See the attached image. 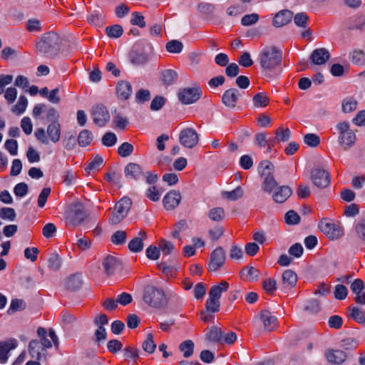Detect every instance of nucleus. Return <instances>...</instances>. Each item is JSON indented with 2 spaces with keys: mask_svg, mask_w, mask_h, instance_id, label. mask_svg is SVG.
Instances as JSON below:
<instances>
[{
  "mask_svg": "<svg viewBox=\"0 0 365 365\" xmlns=\"http://www.w3.org/2000/svg\"><path fill=\"white\" fill-rule=\"evenodd\" d=\"M282 58V51L276 46H267L264 47L259 54V61L264 75L271 76L279 72Z\"/></svg>",
  "mask_w": 365,
  "mask_h": 365,
  "instance_id": "nucleus-1",
  "label": "nucleus"
},
{
  "mask_svg": "<svg viewBox=\"0 0 365 365\" xmlns=\"http://www.w3.org/2000/svg\"><path fill=\"white\" fill-rule=\"evenodd\" d=\"M61 42V38L57 34L49 32L43 35L36 43V49L40 55L53 58L58 53Z\"/></svg>",
  "mask_w": 365,
  "mask_h": 365,
  "instance_id": "nucleus-2",
  "label": "nucleus"
},
{
  "mask_svg": "<svg viewBox=\"0 0 365 365\" xmlns=\"http://www.w3.org/2000/svg\"><path fill=\"white\" fill-rule=\"evenodd\" d=\"M143 299L145 304L155 309H161L168 303L164 290L153 285L145 287Z\"/></svg>",
  "mask_w": 365,
  "mask_h": 365,
  "instance_id": "nucleus-3",
  "label": "nucleus"
},
{
  "mask_svg": "<svg viewBox=\"0 0 365 365\" xmlns=\"http://www.w3.org/2000/svg\"><path fill=\"white\" fill-rule=\"evenodd\" d=\"M61 128L58 121L51 122L46 129V132L44 128H37L34 132V136L36 140L43 145H48L49 141L53 143H56L61 138Z\"/></svg>",
  "mask_w": 365,
  "mask_h": 365,
  "instance_id": "nucleus-4",
  "label": "nucleus"
},
{
  "mask_svg": "<svg viewBox=\"0 0 365 365\" xmlns=\"http://www.w3.org/2000/svg\"><path fill=\"white\" fill-rule=\"evenodd\" d=\"M132 205L129 197H124L116 202L111 216L109 218V223L118 225L127 216Z\"/></svg>",
  "mask_w": 365,
  "mask_h": 365,
  "instance_id": "nucleus-5",
  "label": "nucleus"
},
{
  "mask_svg": "<svg viewBox=\"0 0 365 365\" xmlns=\"http://www.w3.org/2000/svg\"><path fill=\"white\" fill-rule=\"evenodd\" d=\"M87 214L83 205L80 202L73 203L66 214V222L73 226L81 224L86 218Z\"/></svg>",
  "mask_w": 365,
  "mask_h": 365,
  "instance_id": "nucleus-6",
  "label": "nucleus"
},
{
  "mask_svg": "<svg viewBox=\"0 0 365 365\" xmlns=\"http://www.w3.org/2000/svg\"><path fill=\"white\" fill-rule=\"evenodd\" d=\"M339 131V141L344 150L351 148L356 140V135L353 130L349 128V124L346 122H341L336 125Z\"/></svg>",
  "mask_w": 365,
  "mask_h": 365,
  "instance_id": "nucleus-7",
  "label": "nucleus"
},
{
  "mask_svg": "<svg viewBox=\"0 0 365 365\" xmlns=\"http://www.w3.org/2000/svg\"><path fill=\"white\" fill-rule=\"evenodd\" d=\"M320 230L329 239L337 240L344 235L342 227L338 223H332L322 220L319 223Z\"/></svg>",
  "mask_w": 365,
  "mask_h": 365,
  "instance_id": "nucleus-8",
  "label": "nucleus"
},
{
  "mask_svg": "<svg viewBox=\"0 0 365 365\" xmlns=\"http://www.w3.org/2000/svg\"><path fill=\"white\" fill-rule=\"evenodd\" d=\"M179 101L185 105L197 102L201 96V90L196 86L192 88H181L178 93Z\"/></svg>",
  "mask_w": 365,
  "mask_h": 365,
  "instance_id": "nucleus-9",
  "label": "nucleus"
},
{
  "mask_svg": "<svg viewBox=\"0 0 365 365\" xmlns=\"http://www.w3.org/2000/svg\"><path fill=\"white\" fill-rule=\"evenodd\" d=\"M179 141L184 147L192 148L197 144L199 136L195 129L187 128L180 133Z\"/></svg>",
  "mask_w": 365,
  "mask_h": 365,
  "instance_id": "nucleus-10",
  "label": "nucleus"
},
{
  "mask_svg": "<svg viewBox=\"0 0 365 365\" xmlns=\"http://www.w3.org/2000/svg\"><path fill=\"white\" fill-rule=\"evenodd\" d=\"M225 252L221 247H217L210 255L208 264V269L210 272H215L222 267L225 262Z\"/></svg>",
  "mask_w": 365,
  "mask_h": 365,
  "instance_id": "nucleus-11",
  "label": "nucleus"
},
{
  "mask_svg": "<svg viewBox=\"0 0 365 365\" xmlns=\"http://www.w3.org/2000/svg\"><path fill=\"white\" fill-rule=\"evenodd\" d=\"M311 177L313 183L318 187H327L330 183L329 174L324 169L314 168L311 171Z\"/></svg>",
  "mask_w": 365,
  "mask_h": 365,
  "instance_id": "nucleus-12",
  "label": "nucleus"
},
{
  "mask_svg": "<svg viewBox=\"0 0 365 365\" xmlns=\"http://www.w3.org/2000/svg\"><path fill=\"white\" fill-rule=\"evenodd\" d=\"M92 116L93 122L98 126H104L110 120V114L103 105H97L93 108Z\"/></svg>",
  "mask_w": 365,
  "mask_h": 365,
  "instance_id": "nucleus-13",
  "label": "nucleus"
},
{
  "mask_svg": "<svg viewBox=\"0 0 365 365\" xmlns=\"http://www.w3.org/2000/svg\"><path fill=\"white\" fill-rule=\"evenodd\" d=\"M241 94L236 88L226 90L222 96V103L229 109L236 108L237 103Z\"/></svg>",
  "mask_w": 365,
  "mask_h": 365,
  "instance_id": "nucleus-14",
  "label": "nucleus"
},
{
  "mask_svg": "<svg viewBox=\"0 0 365 365\" xmlns=\"http://www.w3.org/2000/svg\"><path fill=\"white\" fill-rule=\"evenodd\" d=\"M181 200L180 192L173 190L165 195L163 198V205L166 210H172L178 206Z\"/></svg>",
  "mask_w": 365,
  "mask_h": 365,
  "instance_id": "nucleus-15",
  "label": "nucleus"
},
{
  "mask_svg": "<svg viewBox=\"0 0 365 365\" xmlns=\"http://www.w3.org/2000/svg\"><path fill=\"white\" fill-rule=\"evenodd\" d=\"M330 58V53L325 48L314 49L310 55V59L315 65H324Z\"/></svg>",
  "mask_w": 365,
  "mask_h": 365,
  "instance_id": "nucleus-16",
  "label": "nucleus"
},
{
  "mask_svg": "<svg viewBox=\"0 0 365 365\" xmlns=\"http://www.w3.org/2000/svg\"><path fill=\"white\" fill-rule=\"evenodd\" d=\"M292 191L289 186H277L272 192V199L277 203L284 202L292 195Z\"/></svg>",
  "mask_w": 365,
  "mask_h": 365,
  "instance_id": "nucleus-17",
  "label": "nucleus"
},
{
  "mask_svg": "<svg viewBox=\"0 0 365 365\" xmlns=\"http://www.w3.org/2000/svg\"><path fill=\"white\" fill-rule=\"evenodd\" d=\"M102 266L105 273L107 275H110L120 267V262L118 258L111 255H108L103 259Z\"/></svg>",
  "mask_w": 365,
  "mask_h": 365,
  "instance_id": "nucleus-18",
  "label": "nucleus"
},
{
  "mask_svg": "<svg viewBox=\"0 0 365 365\" xmlns=\"http://www.w3.org/2000/svg\"><path fill=\"white\" fill-rule=\"evenodd\" d=\"M259 317L260 319L263 322L264 329L265 331H271L275 328L277 324V318L272 315L269 311H262Z\"/></svg>",
  "mask_w": 365,
  "mask_h": 365,
  "instance_id": "nucleus-19",
  "label": "nucleus"
},
{
  "mask_svg": "<svg viewBox=\"0 0 365 365\" xmlns=\"http://www.w3.org/2000/svg\"><path fill=\"white\" fill-rule=\"evenodd\" d=\"M116 93L119 98L122 100L128 99L132 93L131 84L125 81L118 82L116 86Z\"/></svg>",
  "mask_w": 365,
  "mask_h": 365,
  "instance_id": "nucleus-20",
  "label": "nucleus"
},
{
  "mask_svg": "<svg viewBox=\"0 0 365 365\" xmlns=\"http://www.w3.org/2000/svg\"><path fill=\"white\" fill-rule=\"evenodd\" d=\"M292 18V13L289 10H283L278 12L273 18V25L276 27H282L287 24Z\"/></svg>",
  "mask_w": 365,
  "mask_h": 365,
  "instance_id": "nucleus-21",
  "label": "nucleus"
},
{
  "mask_svg": "<svg viewBox=\"0 0 365 365\" xmlns=\"http://www.w3.org/2000/svg\"><path fill=\"white\" fill-rule=\"evenodd\" d=\"M17 341L15 339H11L9 341L0 342V362L5 363L8 359V354L16 348Z\"/></svg>",
  "mask_w": 365,
  "mask_h": 365,
  "instance_id": "nucleus-22",
  "label": "nucleus"
},
{
  "mask_svg": "<svg viewBox=\"0 0 365 365\" xmlns=\"http://www.w3.org/2000/svg\"><path fill=\"white\" fill-rule=\"evenodd\" d=\"M125 175L130 180H138L143 175L141 167L136 163H128L125 168Z\"/></svg>",
  "mask_w": 365,
  "mask_h": 365,
  "instance_id": "nucleus-23",
  "label": "nucleus"
},
{
  "mask_svg": "<svg viewBox=\"0 0 365 365\" xmlns=\"http://www.w3.org/2000/svg\"><path fill=\"white\" fill-rule=\"evenodd\" d=\"M326 357L329 362L339 364L346 360V354L341 350H329L326 353Z\"/></svg>",
  "mask_w": 365,
  "mask_h": 365,
  "instance_id": "nucleus-24",
  "label": "nucleus"
},
{
  "mask_svg": "<svg viewBox=\"0 0 365 365\" xmlns=\"http://www.w3.org/2000/svg\"><path fill=\"white\" fill-rule=\"evenodd\" d=\"M297 282V275L292 269H287L282 274V282L285 288L294 287Z\"/></svg>",
  "mask_w": 365,
  "mask_h": 365,
  "instance_id": "nucleus-25",
  "label": "nucleus"
},
{
  "mask_svg": "<svg viewBox=\"0 0 365 365\" xmlns=\"http://www.w3.org/2000/svg\"><path fill=\"white\" fill-rule=\"evenodd\" d=\"M240 274L243 279L250 282L257 281L259 277V271L251 266H247L242 269Z\"/></svg>",
  "mask_w": 365,
  "mask_h": 365,
  "instance_id": "nucleus-26",
  "label": "nucleus"
},
{
  "mask_svg": "<svg viewBox=\"0 0 365 365\" xmlns=\"http://www.w3.org/2000/svg\"><path fill=\"white\" fill-rule=\"evenodd\" d=\"M146 237L145 232H140L138 236L133 238L128 244V248L131 252H139L143 250V240Z\"/></svg>",
  "mask_w": 365,
  "mask_h": 365,
  "instance_id": "nucleus-27",
  "label": "nucleus"
},
{
  "mask_svg": "<svg viewBox=\"0 0 365 365\" xmlns=\"http://www.w3.org/2000/svg\"><path fill=\"white\" fill-rule=\"evenodd\" d=\"M228 288L229 284L226 281H222L219 284L211 287L209 292V297L220 300L222 293L226 292Z\"/></svg>",
  "mask_w": 365,
  "mask_h": 365,
  "instance_id": "nucleus-28",
  "label": "nucleus"
},
{
  "mask_svg": "<svg viewBox=\"0 0 365 365\" xmlns=\"http://www.w3.org/2000/svg\"><path fill=\"white\" fill-rule=\"evenodd\" d=\"M44 350L40 341L31 340L29 344V352L32 358L39 360L41 357V352Z\"/></svg>",
  "mask_w": 365,
  "mask_h": 365,
  "instance_id": "nucleus-29",
  "label": "nucleus"
},
{
  "mask_svg": "<svg viewBox=\"0 0 365 365\" xmlns=\"http://www.w3.org/2000/svg\"><path fill=\"white\" fill-rule=\"evenodd\" d=\"M83 284L81 277L78 274H73L67 278L66 287L72 291L78 289Z\"/></svg>",
  "mask_w": 365,
  "mask_h": 365,
  "instance_id": "nucleus-30",
  "label": "nucleus"
},
{
  "mask_svg": "<svg viewBox=\"0 0 365 365\" xmlns=\"http://www.w3.org/2000/svg\"><path fill=\"white\" fill-rule=\"evenodd\" d=\"M130 61L135 66H143L148 61V55L146 53L132 51L130 53Z\"/></svg>",
  "mask_w": 365,
  "mask_h": 365,
  "instance_id": "nucleus-31",
  "label": "nucleus"
},
{
  "mask_svg": "<svg viewBox=\"0 0 365 365\" xmlns=\"http://www.w3.org/2000/svg\"><path fill=\"white\" fill-rule=\"evenodd\" d=\"M277 187V182L273 175L264 176L262 183V189L268 193H271Z\"/></svg>",
  "mask_w": 365,
  "mask_h": 365,
  "instance_id": "nucleus-32",
  "label": "nucleus"
},
{
  "mask_svg": "<svg viewBox=\"0 0 365 365\" xmlns=\"http://www.w3.org/2000/svg\"><path fill=\"white\" fill-rule=\"evenodd\" d=\"M179 349L183 353L185 358H189L193 354L194 343L192 340H185L180 344Z\"/></svg>",
  "mask_w": 365,
  "mask_h": 365,
  "instance_id": "nucleus-33",
  "label": "nucleus"
},
{
  "mask_svg": "<svg viewBox=\"0 0 365 365\" xmlns=\"http://www.w3.org/2000/svg\"><path fill=\"white\" fill-rule=\"evenodd\" d=\"M350 317L353 318L354 321L359 324H365V312L362 309L359 307H351L349 308Z\"/></svg>",
  "mask_w": 365,
  "mask_h": 365,
  "instance_id": "nucleus-34",
  "label": "nucleus"
},
{
  "mask_svg": "<svg viewBox=\"0 0 365 365\" xmlns=\"http://www.w3.org/2000/svg\"><path fill=\"white\" fill-rule=\"evenodd\" d=\"M93 140V135L88 130H83L78 136V143L80 146L88 145Z\"/></svg>",
  "mask_w": 365,
  "mask_h": 365,
  "instance_id": "nucleus-35",
  "label": "nucleus"
},
{
  "mask_svg": "<svg viewBox=\"0 0 365 365\" xmlns=\"http://www.w3.org/2000/svg\"><path fill=\"white\" fill-rule=\"evenodd\" d=\"M259 173L264 176L273 175L274 165L268 160H264L259 165Z\"/></svg>",
  "mask_w": 365,
  "mask_h": 365,
  "instance_id": "nucleus-36",
  "label": "nucleus"
},
{
  "mask_svg": "<svg viewBox=\"0 0 365 365\" xmlns=\"http://www.w3.org/2000/svg\"><path fill=\"white\" fill-rule=\"evenodd\" d=\"M25 308L26 303L23 299H14L11 300L7 312L9 314H12L18 311L24 310Z\"/></svg>",
  "mask_w": 365,
  "mask_h": 365,
  "instance_id": "nucleus-37",
  "label": "nucleus"
},
{
  "mask_svg": "<svg viewBox=\"0 0 365 365\" xmlns=\"http://www.w3.org/2000/svg\"><path fill=\"white\" fill-rule=\"evenodd\" d=\"M162 81L166 85L173 84L177 79V73L171 69L165 70L161 73Z\"/></svg>",
  "mask_w": 365,
  "mask_h": 365,
  "instance_id": "nucleus-38",
  "label": "nucleus"
},
{
  "mask_svg": "<svg viewBox=\"0 0 365 365\" xmlns=\"http://www.w3.org/2000/svg\"><path fill=\"white\" fill-rule=\"evenodd\" d=\"M357 101L351 97L346 98L342 103V110L344 113H350L356 109Z\"/></svg>",
  "mask_w": 365,
  "mask_h": 365,
  "instance_id": "nucleus-39",
  "label": "nucleus"
},
{
  "mask_svg": "<svg viewBox=\"0 0 365 365\" xmlns=\"http://www.w3.org/2000/svg\"><path fill=\"white\" fill-rule=\"evenodd\" d=\"M61 266V258L56 253L51 255L48 259V267L54 272L58 271Z\"/></svg>",
  "mask_w": 365,
  "mask_h": 365,
  "instance_id": "nucleus-40",
  "label": "nucleus"
},
{
  "mask_svg": "<svg viewBox=\"0 0 365 365\" xmlns=\"http://www.w3.org/2000/svg\"><path fill=\"white\" fill-rule=\"evenodd\" d=\"M206 336L209 341L220 342L222 339V332L217 327H212L207 333Z\"/></svg>",
  "mask_w": 365,
  "mask_h": 365,
  "instance_id": "nucleus-41",
  "label": "nucleus"
},
{
  "mask_svg": "<svg viewBox=\"0 0 365 365\" xmlns=\"http://www.w3.org/2000/svg\"><path fill=\"white\" fill-rule=\"evenodd\" d=\"M254 106L257 108L265 107L269 102V98L264 93H258L253 96Z\"/></svg>",
  "mask_w": 365,
  "mask_h": 365,
  "instance_id": "nucleus-42",
  "label": "nucleus"
},
{
  "mask_svg": "<svg viewBox=\"0 0 365 365\" xmlns=\"http://www.w3.org/2000/svg\"><path fill=\"white\" fill-rule=\"evenodd\" d=\"M142 347L143 350L148 354H153L155 351L156 349V344L153 341V336L152 334H147L146 339L143 342Z\"/></svg>",
  "mask_w": 365,
  "mask_h": 365,
  "instance_id": "nucleus-43",
  "label": "nucleus"
},
{
  "mask_svg": "<svg viewBox=\"0 0 365 365\" xmlns=\"http://www.w3.org/2000/svg\"><path fill=\"white\" fill-rule=\"evenodd\" d=\"M354 231L356 237L359 240L365 241V218L361 219L356 222L354 225Z\"/></svg>",
  "mask_w": 365,
  "mask_h": 365,
  "instance_id": "nucleus-44",
  "label": "nucleus"
},
{
  "mask_svg": "<svg viewBox=\"0 0 365 365\" xmlns=\"http://www.w3.org/2000/svg\"><path fill=\"white\" fill-rule=\"evenodd\" d=\"M243 195V189L240 186H238L230 192H225L224 193V197L227 200L235 201L242 197Z\"/></svg>",
  "mask_w": 365,
  "mask_h": 365,
  "instance_id": "nucleus-45",
  "label": "nucleus"
},
{
  "mask_svg": "<svg viewBox=\"0 0 365 365\" xmlns=\"http://www.w3.org/2000/svg\"><path fill=\"white\" fill-rule=\"evenodd\" d=\"M106 31L110 38H119L123 34V29L120 25L115 24L106 27Z\"/></svg>",
  "mask_w": 365,
  "mask_h": 365,
  "instance_id": "nucleus-46",
  "label": "nucleus"
},
{
  "mask_svg": "<svg viewBox=\"0 0 365 365\" xmlns=\"http://www.w3.org/2000/svg\"><path fill=\"white\" fill-rule=\"evenodd\" d=\"M27 103V98L24 96H21L18 103L12 107V112L16 114L22 113L26 110Z\"/></svg>",
  "mask_w": 365,
  "mask_h": 365,
  "instance_id": "nucleus-47",
  "label": "nucleus"
},
{
  "mask_svg": "<svg viewBox=\"0 0 365 365\" xmlns=\"http://www.w3.org/2000/svg\"><path fill=\"white\" fill-rule=\"evenodd\" d=\"M26 28L29 32H39L42 30L41 23L37 19H30L26 23Z\"/></svg>",
  "mask_w": 365,
  "mask_h": 365,
  "instance_id": "nucleus-48",
  "label": "nucleus"
},
{
  "mask_svg": "<svg viewBox=\"0 0 365 365\" xmlns=\"http://www.w3.org/2000/svg\"><path fill=\"white\" fill-rule=\"evenodd\" d=\"M183 45L178 40H172L167 43L166 49L170 53H179L182 51Z\"/></svg>",
  "mask_w": 365,
  "mask_h": 365,
  "instance_id": "nucleus-49",
  "label": "nucleus"
},
{
  "mask_svg": "<svg viewBox=\"0 0 365 365\" xmlns=\"http://www.w3.org/2000/svg\"><path fill=\"white\" fill-rule=\"evenodd\" d=\"M208 217L211 220L220 221L225 217V212L222 207H215L208 212Z\"/></svg>",
  "mask_w": 365,
  "mask_h": 365,
  "instance_id": "nucleus-50",
  "label": "nucleus"
},
{
  "mask_svg": "<svg viewBox=\"0 0 365 365\" xmlns=\"http://www.w3.org/2000/svg\"><path fill=\"white\" fill-rule=\"evenodd\" d=\"M304 142L309 147L315 148L320 143L319 137L314 133H308L304 137Z\"/></svg>",
  "mask_w": 365,
  "mask_h": 365,
  "instance_id": "nucleus-51",
  "label": "nucleus"
},
{
  "mask_svg": "<svg viewBox=\"0 0 365 365\" xmlns=\"http://www.w3.org/2000/svg\"><path fill=\"white\" fill-rule=\"evenodd\" d=\"M133 151V146L129 143H122L118 149V153L123 158L128 157L132 154Z\"/></svg>",
  "mask_w": 365,
  "mask_h": 365,
  "instance_id": "nucleus-52",
  "label": "nucleus"
},
{
  "mask_svg": "<svg viewBox=\"0 0 365 365\" xmlns=\"http://www.w3.org/2000/svg\"><path fill=\"white\" fill-rule=\"evenodd\" d=\"M63 145L67 150H72L76 148V140L74 135H66L62 140Z\"/></svg>",
  "mask_w": 365,
  "mask_h": 365,
  "instance_id": "nucleus-53",
  "label": "nucleus"
},
{
  "mask_svg": "<svg viewBox=\"0 0 365 365\" xmlns=\"http://www.w3.org/2000/svg\"><path fill=\"white\" fill-rule=\"evenodd\" d=\"M117 142V136L114 133L107 132L102 138V143L107 147L114 145Z\"/></svg>",
  "mask_w": 365,
  "mask_h": 365,
  "instance_id": "nucleus-54",
  "label": "nucleus"
},
{
  "mask_svg": "<svg viewBox=\"0 0 365 365\" xmlns=\"http://www.w3.org/2000/svg\"><path fill=\"white\" fill-rule=\"evenodd\" d=\"M259 20V15L253 13L245 15L241 19V24L245 26H249L256 24Z\"/></svg>",
  "mask_w": 365,
  "mask_h": 365,
  "instance_id": "nucleus-55",
  "label": "nucleus"
},
{
  "mask_svg": "<svg viewBox=\"0 0 365 365\" xmlns=\"http://www.w3.org/2000/svg\"><path fill=\"white\" fill-rule=\"evenodd\" d=\"M309 16L305 13H298L294 17V24L299 27L306 28Z\"/></svg>",
  "mask_w": 365,
  "mask_h": 365,
  "instance_id": "nucleus-56",
  "label": "nucleus"
},
{
  "mask_svg": "<svg viewBox=\"0 0 365 365\" xmlns=\"http://www.w3.org/2000/svg\"><path fill=\"white\" fill-rule=\"evenodd\" d=\"M220 300L212 299V297H209L206 302V309L207 311L211 312H217L220 309Z\"/></svg>",
  "mask_w": 365,
  "mask_h": 365,
  "instance_id": "nucleus-57",
  "label": "nucleus"
},
{
  "mask_svg": "<svg viewBox=\"0 0 365 365\" xmlns=\"http://www.w3.org/2000/svg\"><path fill=\"white\" fill-rule=\"evenodd\" d=\"M145 195L150 200L153 202H157L160 200L161 194L156 187V186L153 185L148 188V190H146Z\"/></svg>",
  "mask_w": 365,
  "mask_h": 365,
  "instance_id": "nucleus-58",
  "label": "nucleus"
},
{
  "mask_svg": "<svg viewBox=\"0 0 365 365\" xmlns=\"http://www.w3.org/2000/svg\"><path fill=\"white\" fill-rule=\"evenodd\" d=\"M0 217L13 221L16 217L15 210L11 207H3L0 210Z\"/></svg>",
  "mask_w": 365,
  "mask_h": 365,
  "instance_id": "nucleus-59",
  "label": "nucleus"
},
{
  "mask_svg": "<svg viewBox=\"0 0 365 365\" xmlns=\"http://www.w3.org/2000/svg\"><path fill=\"white\" fill-rule=\"evenodd\" d=\"M126 232L123 230L116 231L111 236V242L115 245H121L125 242Z\"/></svg>",
  "mask_w": 365,
  "mask_h": 365,
  "instance_id": "nucleus-60",
  "label": "nucleus"
},
{
  "mask_svg": "<svg viewBox=\"0 0 365 365\" xmlns=\"http://www.w3.org/2000/svg\"><path fill=\"white\" fill-rule=\"evenodd\" d=\"M130 24L132 25L138 26L140 28H144L146 26L144 16L138 12H133L132 14Z\"/></svg>",
  "mask_w": 365,
  "mask_h": 365,
  "instance_id": "nucleus-61",
  "label": "nucleus"
},
{
  "mask_svg": "<svg viewBox=\"0 0 365 365\" xmlns=\"http://www.w3.org/2000/svg\"><path fill=\"white\" fill-rule=\"evenodd\" d=\"M285 222L289 225H296L299 222L300 217L294 210H289L284 216Z\"/></svg>",
  "mask_w": 365,
  "mask_h": 365,
  "instance_id": "nucleus-62",
  "label": "nucleus"
},
{
  "mask_svg": "<svg viewBox=\"0 0 365 365\" xmlns=\"http://www.w3.org/2000/svg\"><path fill=\"white\" fill-rule=\"evenodd\" d=\"M103 159L101 156L96 155L87 165L86 170L90 173L91 171L97 170L102 165Z\"/></svg>",
  "mask_w": 365,
  "mask_h": 365,
  "instance_id": "nucleus-63",
  "label": "nucleus"
},
{
  "mask_svg": "<svg viewBox=\"0 0 365 365\" xmlns=\"http://www.w3.org/2000/svg\"><path fill=\"white\" fill-rule=\"evenodd\" d=\"M277 283L274 279L268 278L263 281L262 287L269 294H272L277 289Z\"/></svg>",
  "mask_w": 365,
  "mask_h": 365,
  "instance_id": "nucleus-64",
  "label": "nucleus"
}]
</instances>
